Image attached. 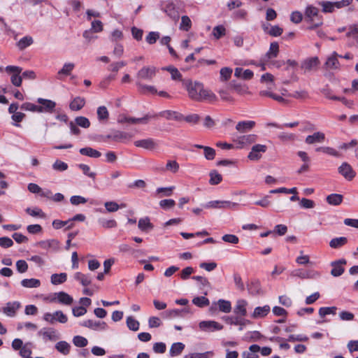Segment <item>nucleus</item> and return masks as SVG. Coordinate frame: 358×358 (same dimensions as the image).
<instances>
[{
	"mask_svg": "<svg viewBox=\"0 0 358 358\" xmlns=\"http://www.w3.org/2000/svg\"><path fill=\"white\" fill-rule=\"evenodd\" d=\"M182 85L187 91L188 97L194 101L214 103L217 101L215 94L205 88L202 83L185 78L182 80Z\"/></svg>",
	"mask_w": 358,
	"mask_h": 358,
	"instance_id": "obj_1",
	"label": "nucleus"
},
{
	"mask_svg": "<svg viewBox=\"0 0 358 358\" xmlns=\"http://www.w3.org/2000/svg\"><path fill=\"white\" fill-rule=\"evenodd\" d=\"M133 135L129 133L119 130H114L110 134L99 135L98 136V141L104 143L108 142L110 141L114 142L127 143L130 141Z\"/></svg>",
	"mask_w": 358,
	"mask_h": 358,
	"instance_id": "obj_2",
	"label": "nucleus"
},
{
	"mask_svg": "<svg viewBox=\"0 0 358 358\" xmlns=\"http://www.w3.org/2000/svg\"><path fill=\"white\" fill-rule=\"evenodd\" d=\"M5 71L11 75L10 82L15 87H20L22 85V76L20 73L22 69L17 66H7L5 68Z\"/></svg>",
	"mask_w": 358,
	"mask_h": 358,
	"instance_id": "obj_3",
	"label": "nucleus"
},
{
	"mask_svg": "<svg viewBox=\"0 0 358 358\" xmlns=\"http://www.w3.org/2000/svg\"><path fill=\"white\" fill-rule=\"evenodd\" d=\"M258 136L256 134H247L237 137L234 140L238 149L246 148L257 141Z\"/></svg>",
	"mask_w": 358,
	"mask_h": 358,
	"instance_id": "obj_4",
	"label": "nucleus"
},
{
	"mask_svg": "<svg viewBox=\"0 0 358 358\" xmlns=\"http://www.w3.org/2000/svg\"><path fill=\"white\" fill-rule=\"evenodd\" d=\"M267 151V146L262 144L254 145L250 152L248 153V158L250 161H259L262 157V154Z\"/></svg>",
	"mask_w": 358,
	"mask_h": 358,
	"instance_id": "obj_5",
	"label": "nucleus"
},
{
	"mask_svg": "<svg viewBox=\"0 0 358 358\" xmlns=\"http://www.w3.org/2000/svg\"><path fill=\"white\" fill-rule=\"evenodd\" d=\"M216 305L218 306V310L220 312L229 313L231 310V304L229 301H227L224 299H219L216 303L214 302L209 308V311L212 314H214L217 310Z\"/></svg>",
	"mask_w": 358,
	"mask_h": 358,
	"instance_id": "obj_6",
	"label": "nucleus"
},
{
	"mask_svg": "<svg viewBox=\"0 0 358 358\" xmlns=\"http://www.w3.org/2000/svg\"><path fill=\"white\" fill-rule=\"evenodd\" d=\"M156 74V68L154 66H143L141 69H140L137 74L136 77L138 80L140 81L141 80H151L152 78Z\"/></svg>",
	"mask_w": 358,
	"mask_h": 358,
	"instance_id": "obj_7",
	"label": "nucleus"
},
{
	"mask_svg": "<svg viewBox=\"0 0 358 358\" xmlns=\"http://www.w3.org/2000/svg\"><path fill=\"white\" fill-rule=\"evenodd\" d=\"M37 102L40 104L38 106V113H51L54 111L56 106V103L50 99L38 98Z\"/></svg>",
	"mask_w": 358,
	"mask_h": 358,
	"instance_id": "obj_8",
	"label": "nucleus"
},
{
	"mask_svg": "<svg viewBox=\"0 0 358 358\" xmlns=\"http://www.w3.org/2000/svg\"><path fill=\"white\" fill-rule=\"evenodd\" d=\"M199 327L203 331L213 332L222 330L223 329V325L217 322L209 320L200 322L199 323Z\"/></svg>",
	"mask_w": 358,
	"mask_h": 358,
	"instance_id": "obj_9",
	"label": "nucleus"
},
{
	"mask_svg": "<svg viewBox=\"0 0 358 358\" xmlns=\"http://www.w3.org/2000/svg\"><path fill=\"white\" fill-rule=\"evenodd\" d=\"M238 206L236 203L228 201H212L205 204L206 208H233Z\"/></svg>",
	"mask_w": 358,
	"mask_h": 358,
	"instance_id": "obj_10",
	"label": "nucleus"
},
{
	"mask_svg": "<svg viewBox=\"0 0 358 358\" xmlns=\"http://www.w3.org/2000/svg\"><path fill=\"white\" fill-rule=\"evenodd\" d=\"M342 57L338 55L336 52H334L331 56H329L326 62L324 64V67L327 70H338L340 69V63L338 57Z\"/></svg>",
	"mask_w": 358,
	"mask_h": 358,
	"instance_id": "obj_11",
	"label": "nucleus"
},
{
	"mask_svg": "<svg viewBox=\"0 0 358 358\" xmlns=\"http://www.w3.org/2000/svg\"><path fill=\"white\" fill-rule=\"evenodd\" d=\"M347 264V261L345 259H341L337 261L331 262V266L332 269L331 274L334 277L341 276L345 271L344 266Z\"/></svg>",
	"mask_w": 358,
	"mask_h": 358,
	"instance_id": "obj_12",
	"label": "nucleus"
},
{
	"mask_svg": "<svg viewBox=\"0 0 358 358\" xmlns=\"http://www.w3.org/2000/svg\"><path fill=\"white\" fill-rule=\"evenodd\" d=\"M338 173L348 180H352L356 175L352 166L347 162H343L338 167Z\"/></svg>",
	"mask_w": 358,
	"mask_h": 358,
	"instance_id": "obj_13",
	"label": "nucleus"
},
{
	"mask_svg": "<svg viewBox=\"0 0 358 358\" xmlns=\"http://www.w3.org/2000/svg\"><path fill=\"white\" fill-rule=\"evenodd\" d=\"M134 145L148 150H152L157 148V143L152 138H145L134 141Z\"/></svg>",
	"mask_w": 358,
	"mask_h": 358,
	"instance_id": "obj_14",
	"label": "nucleus"
},
{
	"mask_svg": "<svg viewBox=\"0 0 358 358\" xmlns=\"http://www.w3.org/2000/svg\"><path fill=\"white\" fill-rule=\"evenodd\" d=\"M83 327L90 328L95 331H103L108 327L107 324L103 321H94L92 320H87L82 323Z\"/></svg>",
	"mask_w": 358,
	"mask_h": 358,
	"instance_id": "obj_15",
	"label": "nucleus"
},
{
	"mask_svg": "<svg viewBox=\"0 0 358 358\" xmlns=\"http://www.w3.org/2000/svg\"><path fill=\"white\" fill-rule=\"evenodd\" d=\"M291 275L301 279L315 278L320 276V273L318 272L313 271H305L303 269H296L292 272Z\"/></svg>",
	"mask_w": 358,
	"mask_h": 358,
	"instance_id": "obj_16",
	"label": "nucleus"
},
{
	"mask_svg": "<svg viewBox=\"0 0 358 358\" xmlns=\"http://www.w3.org/2000/svg\"><path fill=\"white\" fill-rule=\"evenodd\" d=\"M38 334L43 336L45 341H55L59 338L57 331L52 328H43L38 331Z\"/></svg>",
	"mask_w": 358,
	"mask_h": 358,
	"instance_id": "obj_17",
	"label": "nucleus"
},
{
	"mask_svg": "<svg viewBox=\"0 0 358 358\" xmlns=\"http://www.w3.org/2000/svg\"><path fill=\"white\" fill-rule=\"evenodd\" d=\"M20 306L21 304L18 301L8 302L3 308V312L9 317H14Z\"/></svg>",
	"mask_w": 358,
	"mask_h": 358,
	"instance_id": "obj_18",
	"label": "nucleus"
},
{
	"mask_svg": "<svg viewBox=\"0 0 358 358\" xmlns=\"http://www.w3.org/2000/svg\"><path fill=\"white\" fill-rule=\"evenodd\" d=\"M325 140V135L324 133L317 131L312 135H308L305 139L306 143L312 145L316 143H322Z\"/></svg>",
	"mask_w": 358,
	"mask_h": 358,
	"instance_id": "obj_19",
	"label": "nucleus"
},
{
	"mask_svg": "<svg viewBox=\"0 0 358 358\" xmlns=\"http://www.w3.org/2000/svg\"><path fill=\"white\" fill-rule=\"evenodd\" d=\"M55 295L57 296V298L52 299L51 301H55L57 300L59 303L64 305H71L73 301V298L64 292L55 293Z\"/></svg>",
	"mask_w": 358,
	"mask_h": 358,
	"instance_id": "obj_20",
	"label": "nucleus"
},
{
	"mask_svg": "<svg viewBox=\"0 0 358 358\" xmlns=\"http://www.w3.org/2000/svg\"><path fill=\"white\" fill-rule=\"evenodd\" d=\"M346 36L352 38V41L349 43L350 46L358 48V27L356 25H351L349 27V31L347 32Z\"/></svg>",
	"mask_w": 358,
	"mask_h": 358,
	"instance_id": "obj_21",
	"label": "nucleus"
},
{
	"mask_svg": "<svg viewBox=\"0 0 358 358\" xmlns=\"http://www.w3.org/2000/svg\"><path fill=\"white\" fill-rule=\"evenodd\" d=\"M255 121H241L238 122L236 126V129L240 133H245L252 130L255 126Z\"/></svg>",
	"mask_w": 358,
	"mask_h": 358,
	"instance_id": "obj_22",
	"label": "nucleus"
},
{
	"mask_svg": "<svg viewBox=\"0 0 358 358\" xmlns=\"http://www.w3.org/2000/svg\"><path fill=\"white\" fill-rule=\"evenodd\" d=\"M248 302L244 299H239L236 301V304L234 309V313L240 316H245L247 315L246 306Z\"/></svg>",
	"mask_w": 358,
	"mask_h": 358,
	"instance_id": "obj_23",
	"label": "nucleus"
},
{
	"mask_svg": "<svg viewBox=\"0 0 358 358\" xmlns=\"http://www.w3.org/2000/svg\"><path fill=\"white\" fill-rule=\"evenodd\" d=\"M37 244L41 248L45 250L52 248L53 250H57L59 248V242L55 239L42 241L38 242Z\"/></svg>",
	"mask_w": 358,
	"mask_h": 358,
	"instance_id": "obj_24",
	"label": "nucleus"
},
{
	"mask_svg": "<svg viewBox=\"0 0 358 358\" xmlns=\"http://www.w3.org/2000/svg\"><path fill=\"white\" fill-rule=\"evenodd\" d=\"M270 312V306L268 305L258 306L255 308L251 317L254 319L262 318L266 316Z\"/></svg>",
	"mask_w": 358,
	"mask_h": 358,
	"instance_id": "obj_25",
	"label": "nucleus"
},
{
	"mask_svg": "<svg viewBox=\"0 0 358 358\" xmlns=\"http://www.w3.org/2000/svg\"><path fill=\"white\" fill-rule=\"evenodd\" d=\"M222 320L229 324L243 326L250 323L249 320L240 319L238 317L224 316L222 317Z\"/></svg>",
	"mask_w": 358,
	"mask_h": 358,
	"instance_id": "obj_26",
	"label": "nucleus"
},
{
	"mask_svg": "<svg viewBox=\"0 0 358 358\" xmlns=\"http://www.w3.org/2000/svg\"><path fill=\"white\" fill-rule=\"evenodd\" d=\"M74 278L79 281L83 286H88L92 283V277L89 274H84L81 272H77L74 275Z\"/></svg>",
	"mask_w": 358,
	"mask_h": 358,
	"instance_id": "obj_27",
	"label": "nucleus"
},
{
	"mask_svg": "<svg viewBox=\"0 0 358 358\" xmlns=\"http://www.w3.org/2000/svg\"><path fill=\"white\" fill-rule=\"evenodd\" d=\"M319 10L316 7L309 6L306 8L305 11L306 20L308 22H312L314 21V17L318 16Z\"/></svg>",
	"mask_w": 358,
	"mask_h": 358,
	"instance_id": "obj_28",
	"label": "nucleus"
},
{
	"mask_svg": "<svg viewBox=\"0 0 358 358\" xmlns=\"http://www.w3.org/2000/svg\"><path fill=\"white\" fill-rule=\"evenodd\" d=\"M319 63L318 57H311L305 60L301 64V68L306 71H311L313 68L316 67Z\"/></svg>",
	"mask_w": 358,
	"mask_h": 358,
	"instance_id": "obj_29",
	"label": "nucleus"
},
{
	"mask_svg": "<svg viewBox=\"0 0 358 358\" xmlns=\"http://www.w3.org/2000/svg\"><path fill=\"white\" fill-rule=\"evenodd\" d=\"M79 152L82 155L92 158H99L101 155V153L99 151L90 147L80 148Z\"/></svg>",
	"mask_w": 358,
	"mask_h": 358,
	"instance_id": "obj_30",
	"label": "nucleus"
},
{
	"mask_svg": "<svg viewBox=\"0 0 358 358\" xmlns=\"http://www.w3.org/2000/svg\"><path fill=\"white\" fill-rule=\"evenodd\" d=\"M343 199V195L340 194H331L327 196L326 200L327 202L329 205L332 206H338L340 205Z\"/></svg>",
	"mask_w": 358,
	"mask_h": 358,
	"instance_id": "obj_31",
	"label": "nucleus"
},
{
	"mask_svg": "<svg viewBox=\"0 0 358 358\" xmlns=\"http://www.w3.org/2000/svg\"><path fill=\"white\" fill-rule=\"evenodd\" d=\"M348 243L346 237H338L331 239L329 242V246L334 249H338L345 245Z\"/></svg>",
	"mask_w": 358,
	"mask_h": 358,
	"instance_id": "obj_32",
	"label": "nucleus"
},
{
	"mask_svg": "<svg viewBox=\"0 0 358 358\" xmlns=\"http://www.w3.org/2000/svg\"><path fill=\"white\" fill-rule=\"evenodd\" d=\"M56 350L64 355H67L70 352L71 345L66 341H59L55 345Z\"/></svg>",
	"mask_w": 358,
	"mask_h": 358,
	"instance_id": "obj_33",
	"label": "nucleus"
},
{
	"mask_svg": "<svg viewBox=\"0 0 358 358\" xmlns=\"http://www.w3.org/2000/svg\"><path fill=\"white\" fill-rule=\"evenodd\" d=\"M138 227L143 231H147L149 229H152L154 227L148 217L141 218L138 221Z\"/></svg>",
	"mask_w": 358,
	"mask_h": 358,
	"instance_id": "obj_34",
	"label": "nucleus"
},
{
	"mask_svg": "<svg viewBox=\"0 0 358 358\" xmlns=\"http://www.w3.org/2000/svg\"><path fill=\"white\" fill-rule=\"evenodd\" d=\"M21 285L26 288H37L41 286V281L36 278L23 279Z\"/></svg>",
	"mask_w": 358,
	"mask_h": 358,
	"instance_id": "obj_35",
	"label": "nucleus"
},
{
	"mask_svg": "<svg viewBox=\"0 0 358 358\" xmlns=\"http://www.w3.org/2000/svg\"><path fill=\"white\" fill-rule=\"evenodd\" d=\"M136 85L138 91L142 94H156L157 92L154 86L143 85L140 81H136Z\"/></svg>",
	"mask_w": 358,
	"mask_h": 358,
	"instance_id": "obj_36",
	"label": "nucleus"
},
{
	"mask_svg": "<svg viewBox=\"0 0 358 358\" xmlns=\"http://www.w3.org/2000/svg\"><path fill=\"white\" fill-rule=\"evenodd\" d=\"M85 99L77 96L70 103L69 107L72 110H79L85 106Z\"/></svg>",
	"mask_w": 358,
	"mask_h": 358,
	"instance_id": "obj_37",
	"label": "nucleus"
},
{
	"mask_svg": "<svg viewBox=\"0 0 358 358\" xmlns=\"http://www.w3.org/2000/svg\"><path fill=\"white\" fill-rule=\"evenodd\" d=\"M185 348V345L182 343H173L169 350L170 355L171 357L178 356L181 354Z\"/></svg>",
	"mask_w": 358,
	"mask_h": 358,
	"instance_id": "obj_38",
	"label": "nucleus"
},
{
	"mask_svg": "<svg viewBox=\"0 0 358 358\" xmlns=\"http://www.w3.org/2000/svg\"><path fill=\"white\" fill-rule=\"evenodd\" d=\"M296 135L292 133H287V132H280L278 135V138L282 142V143H288V142H292L295 141L296 139Z\"/></svg>",
	"mask_w": 358,
	"mask_h": 358,
	"instance_id": "obj_39",
	"label": "nucleus"
},
{
	"mask_svg": "<svg viewBox=\"0 0 358 358\" xmlns=\"http://www.w3.org/2000/svg\"><path fill=\"white\" fill-rule=\"evenodd\" d=\"M182 313H189V308H184L182 310H169L166 311L164 315L166 317L173 318L181 316Z\"/></svg>",
	"mask_w": 358,
	"mask_h": 358,
	"instance_id": "obj_40",
	"label": "nucleus"
},
{
	"mask_svg": "<svg viewBox=\"0 0 358 358\" xmlns=\"http://www.w3.org/2000/svg\"><path fill=\"white\" fill-rule=\"evenodd\" d=\"M67 279V275L65 273H61L59 274L55 273L51 275V282L53 285H59L66 282Z\"/></svg>",
	"mask_w": 358,
	"mask_h": 358,
	"instance_id": "obj_41",
	"label": "nucleus"
},
{
	"mask_svg": "<svg viewBox=\"0 0 358 358\" xmlns=\"http://www.w3.org/2000/svg\"><path fill=\"white\" fill-rule=\"evenodd\" d=\"M165 12L174 20L179 19V14L173 3H169L165 7Z\"/></svg>",
	"mask_w": 358,
	"mask_h": 358,
	"instance_id": "obj_42",
	"label": "nucleus"
},
{
	"mask_svg": "<svg viewBox=\"0 0 358 358\" xmlns=\"http://www.w3.org/2000/svg\"><path fill=\"white\" fill-rule=\"evenodd\" d=\"M192 303L199 308H203L208 306L210 304V301L206 297L202 296L194 297L192 299Z\"/></svg>",
	"mask_w": 358,
	"mask_h": 358,
	"instance_id": "obj_43",
	"label": "nucleus"
},
{
	"mask_svg": "<svg viewBox=\"0 0 358 358\" xmlns=\"http://www.w3.org/2000/svg\"><path fill=\"white\" fill-rule=\"evenodd\" d=\"M321 92L327 99L334 100V101H341L343 102H345V101H346L345 98H344V97L341 98V97H339L337 96H332L331 90L327 87L322 89Z\"/></svg>",
	"mask_w": 358,
	"mask_h": 358,
	"instance_id": "obj_44",
	"label": "nucleus"
},
{
	"mask_svg": "<svg viewBox=\"0 0 358 358\" xmlns=\"http://www.w3.org/2000/svg\"><path fill=\"white\" fill-rule=\"evenodd\" d=\"M33 43V38L31 36H24L17 43V46L21 50L25 49Z\"/></svg>",
	"mask_w": 358,
	"mask_h": 358,
	"instance_id": "obj_45",
	"label": "nucleus"
},
{
	"mask_svg": "<svg viewBox=\"0 0 358 358\" xmlns=\"http://www.w3.org/2000/svg\"><path fill=\"white\" fill-rule=\"evenodd\" d=\"M192 27V21L187 15H183L181 17L180 29L185 31H188Z\"/></svg>",
	"mask_w": 358,
	"mask_h": 358,
	"instance_id": "obj_46",
	"label": "nucleus"
},
{
	"mask_svg": "<svg viewBox=\"0 0 358 358\" xmlns=\"http://www.w3.org/2000/svg\"><path fill=\"white\" fill-rule=\"evenodd\" d=\"M317 152H322L323 153L334 156V157H340L339 152L336 150L334 148L331 147H319L315 149Z\"/></svg>",
	"mask_w": 358,
	"mask_h": 358,
	"instance_id": "obj_47",
	"label": "nucleus"
},
{
	"mask_svg": "<svg viewBox=\"0 0 358 358\" xmlns=\"http://www.w3.org/2000/svg\"><path fill=\"white\" fill-rule=\"evenodd\" d=\"M279 52V45L277 42H273L270 45L269 50L266 53L268 58L276 57Z\"/></svg>",
	"mask_w": 358,
	"mask_h": 358,
	"instance_id": "obj_48",
	"label": "nucleus"
},
{
	"mask_svg": "<svg viewBox=\"0 0 358 358\" xmlns=\"http://www.w3.org/2000/svg\"><path fill=\"white\" fill-rule=\"evenodd\" d=\"M212 34L216 39H220L225 36L226 29L223 25H217L213 28Z\"/></svg>",
	"mask_w": 358,
	"mask_h": 358,
	"instance_id": "obj_49",
	"label": "nucleus"
},
{
	"mask_svg": "<svg viewBox=\"0 0 358 358\" xmlns=\"http://www.w3.org/2000/svg\"><path fill=\"white\" fill-rule=\"evenodd\" d=\"M127 326L130 330L136 331L138 330L140 324L133 317L129 316L127 318Z\"/></svg>",
	"mask_w": 358,
	"mask_h": 358,
	"instance_id": "obj_50",
	"label": "nucleus"
},
{
	"mask_svg": "<svg viewBox=\"0 0 358 358\" xmlns=\"http://www.w3.org/2000/svg\"><path fill=\"white\" fill-rule=\"evenodd\" d=\"M336 310V306L322 307L319 309V315L321 317H324L327 315H335Z\"/></svg>",
	"mask_w": 358,
	"mask_h": 358,
	"instance_id": "obj_51",
	"label": "nucleus"
},
{
	"mask_svg": "<svg viewBox=\"0 0 358 358\" xmlns=\"http://www.w3.org/2000/svg\"><path fill=\"white\" fill-rule=\"evenodd\" d=\"M25 211L27 214L32 217H40L44 218L45 217V214L43 212V210L38 208H35L31 209V208H27Z\"/></svg>",
	"mask_w": 358,
	"mask_h": 358,
	"instance_id": "obj_52",
	"label": "nucleus"
},
{
	"mask_svg": "<svg viewBox=\"0 0 358 358\" xmlns=\"http://www.w3.org/2000/svg\"><path fill=\"white\" fill-rule=\"evenodd\" d=\"M322 7V12L324 13H332L335 9L334 2L323 1L319 3Z\"/></svg>",
	"mask_w": 358,
	"mask_h": 358,
	"instance_id": "obj_53",
	"label": "nucleus"
},
{
	"mask_svg": "<svg viewBox=\"0 0 358 358\" xmlns=\"http://www.w3.org/2000/svg\"><path fill=\"white\" fill-rule=\"evenodd\" d=\"M210 180L209 182L210 185H217L219 184L222 180V176L218 173L216 171H213L210 173Z\"/></svg>",
	"mask_w": 358,
	"mask_h": 358,
	"instance_id": "obj_54",
	"label": "nucleus"
},
{
	"mask_svg": "<svg viewBox=\"0 0 358 358\" xmlns=\"http://www.w3.org/2000/svg\"><path fill=\"white\" fill-rule=\"evenodd\" d=\"M97 116L99 120H107L109 113L105 106H99L97 109Z\"/></svg>",
	"mask_w": 358,
	"mask_h": 358,
	"instance_id": "obj_55",
	"label": "nucleus"
},
{
	"mask_svg": "<svg viewBox=\"0 0 358 358\" xmlns=\"http://www.w3.org/2000/svg\"><path fill=\"white\" fill-rule=\"evenodd\" d=\"M213 355V352L208 351L203 353H191L185 355L184 358H210Z\"/></svg>",
	"mask_w": 358,
	"mask_h": 358,
	"instance_id": "obj_56",
	"label": "nucleus"
},
{
	"mask_svg": "<svg viewBox=\"0 0 358 358\" xmlns=\"http://www.w3.org/2000/svg\"><path fill=\"white\" fill-rule=\"evenodd\" d=\"M73 343L77 347L83 348L87 345V340L81 336H76L73 338Z\"/></svg>",
	"mask_w": 358,
	"mask_h": 358,
	"instance_id": "obj_57",
	"label": "nucleus"
},
{
	"mask_svg": "<svg viewBox=\"0 0 358 358\" xmlns=\"http://www.w3.org/2000/svg\"><path fill=\"white\" fill-rule=\"evenodd\" d=\"M179 167V164L176 161H168L166 165V170L169 171L173 173H176L178 171Z\"/></svg>",
	"mask_w": 358,
	"mask_h": 358,
	"instance_id": "obj_58",
	"label": "nucleus"
},
{
	"mask_svg": "<svg viewBox=\"0 0 358 358\" xmlns=\"http://www.w3.org/2000/svg\"><path fill=\"white\" fill-rule=\"evenodd\" d=\"M232 74V69L229 67H224L220 70V78L222 80H228Z\"/></svg>",
	"mask_w": 358,
	"mask_h": 358,
	"instance_id": "obj_59",
	"label": "nucleus"
},
{
	"mask_svg": "<svg viewBox=\"0 0 358 358\" xmlns=\"http://www.w3.org/2000/svg\"><path fill=\"white\" fill-rule=\"evenodd\" d=\"M75 122L78 126L83 128H88L90 126V120L83 116L77 117L75 119Z\"/></svg>",
	"mask_w": 358,
	"mask_h": 358,
	"instance_id": "obj_60",
	"label": "nucleus"
},
{
	"mask_svg": "<svg viewBox=\"0 0 358 358\" xmlns=\"http://www.w3.org/2000/svg\"><path fill=\"white\" fill-rule=\"evenodd\" d=\"M218 94L220 96V98L222 101L227 102H233L234 101L232 96L230 94L228 90H220L218 91Z\"/></svg>",
	"mask_w": 358,
	"mask_h": 358,
	"instance_id": "obj_61",
	"label": "nucleus"
},
{
	"mask_svg": "<svg viewBox=\"0 0 358 358\" xmlns=\"http://www.w3.org/2000/svg\"><path fill=\"white\" fill-rule=\"evenodd\" d=\"M159 38V33L157 31H150L146 36L145 40L148 43L152 45L156 43Z\"/></svg>",
	"mask_w": 358,
	"mask_h": 358,
	"instance_id": "obj_62",
	"label": "nucleus"
},
{
	"mask_svg": "<svg viewBox=\"0 0 358 358\" xmlns=\"http://www.w3.org/2000/svg\"><path fill=\"white\" fill-rule=\"evenodd\" d=\"M204 157L207 160H213L215 157V150L211 147L203 148Z\"/></svg>",
	"mask_w": 358,
	"mask_h": 358,
	"instance_id": "obj_63",
	"label": "nucleus"
},
{
	"mask_svg": "<svg viewBox=\"0 0 358 358\" xmlns=\"http://www.w3.org/2000/svg\"><path fill=\"white\" fill-rule=\"evenodd\" d=\"M106 210L109 213L116 212L119 210L120 206L115 201H107L104 203Z\"/></svg>",
	"mask_w": 358,
	"mask_h": 358,
	"instance_id": "obj_64",
	"label": "nucleus"
}]
</instances>
